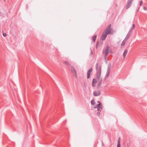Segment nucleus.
<instances>
[{
	"mask_svg": "<svg viewBox=\"0 0 147 147\" xmlns=\"http://www.w3.org/2000/svg\"><path fill=\"white\" fill-rule=\"evenodd\" d=\"M147 9V8L145 7H144V10H146Z\"/></svg>",
	"mask_w": 147,
	"mask_h": 147,
	"instance_id": "nucleus-26",
	"label": "nucleus"
},
{
	"mask_svg": "<svg viewBox=\"0 0 147 147\" xmlns=\"http://www.w3.org/2000/svg\"><path fill=\"white\" fill-rule=\"evenodd\" d=\"M135 24H133V25H132V27L131 28H130V29L129 31V32H128L129 33H130V34H131L132 30L134 29L135 28Z\"/></svg>",
	"mask_w": 147,
	"mask_h": 147,
	"instance_id": "nucleus-9",
	"label": "nucleus"
},
{
	"mask_svg": "<svg viewBox=\"0 0 147 147\" xmlns=\"http://www.w3.org/2000/svg\"><path fill=\"white\" fill-rule=\"evenodd\" d=\"M100 111H98L97 113V115L98 116H99L100 115Z\"/></svg>",
	"mask_w": 147,
	"mask_h": 147,
	"instance_id": "nucleus-21",
	"label": "nucleus"
},
{
	"mask_svg": "<svg viewBox=\"0 0 147 147\" xmlns=\"http://www.w3.org/2000/svg\"><path fill=\"white\" fill-rule=\"evenodd\" d=\"M142 1H141L140 2V6H141L142 5Z\"/></svg>",
	"mask_w": 147,
	"mask_h": 147,
	"instance_id": "nucleus-27",
	"label": "nucleus"
},
{
	"mask_svg": "<svg viewBox=\"0 0 147 147\" xmlns=\"http://www.w3.org/2000/svg\"><path fill=\"white\" fill-rule=\"evenodd\" d=\"M109 47L108 45H107L106 47V48L105 50H103V53H104V55H108L109 51Z\"/></svg>",
	"mask_w": 147,
	"mask_h": 147,
	"instance_id": "nucleus-4",
	"label": "nucleus"
},
{
	"mask_svg": "<svg viewBox=\"0 0 147 147\" xmlns=\"http://www.w3.org/2000/svg\"><path fill=\"white\" fill-rule=\"evenodd\" d=\"M65 63L67 65H69V64L68 63L67 61H65Z\"/></svg>",
	"mask_w": 147,
	"mask_h": 147,
	"instance_id": "nucleus-24",
	"label": "nucleus"
},
{
	"mask_svg": "<svg viewBox=\"0 0 147 147\" xmlns=\"http://www.w3.org/2000/svg\"><path fill=\"white\" fill-rule=\"evenodd\" d=\"M128 52V50L127 49H125L123 52V57L124 58H125L126 57V55H127Z\"/></svg>",
	"mask_w": 147,
	"mask_h": 147,
	"instance_id": "nucleus-10",
	"label": "nucleus"
},
{
	"mask_svg": "<svg viewBox=\"0 0 147 147\" xmlns=\"http://www.w3.org/2000/svg\"><path fill=\"white\" fill-rule=\"evenodd\" d=\"M95 101L93 99H92L91 101V103L92 105H94L95 104Z\"/></svg>",
	"mask_w": 147,
	"mask_h": 147,
	"instance_id": "nucleus-19",
	"label": "nucleus"
},
{
	"mask_svg": "<svg viewBox=\"0 0 147 147\" xmlns=\"http://www.w3.org/2000/svg\"><path fill=\"white\" fill-rule=\"evenodd\" d=\"M99 80V82L98 83V84L97 85V86L98 87L99 86H100L102 84V78H101V79Z\"/></svg>",
	"mask_w": 147,
	"mask_h": 147,
	"instance_id": "nucleus-14",
	"label": "nucleus"
},
{
	"mask_svg": "<svg viewBox=\"0 0 147 147\" xmlns=\"http://www.w3.org/2000/svg\"><path fill=\"white\" fill-rule=\"evenodd\" d=\"M107 34L103 32L101 37V40L103 41L105 40L107 37Z\"/></svg>",
	"mask_w": 147,
	"mask_h": 147,
	"instance_id": "nucleus-6",
	"label": "nucleus"
},
{
	"mask_svg": "<svg viewBox=\"0 0 147 147\" xmlns=\"http://www.w3.org/2000/svg\"><path fill=\"white\" fill-rule=\"evenodd\" d=\"M111 24H110L106 28L103 32L107 34H113L115 32V31L112 29V28H111Z\"/></svg>",
	"mask_w": 147,
	"mask_h": 147,
	"instance_id": "nucleus-2",
	"label": "nucleus"
},
{
	"mask_svg": "<svg viewBox=\"0 0 147 147\" xmlns=\"http://www.w3.org/2000/svg\"><path fill=\"white\" fill-rule=\"evenodd\" d=\"M102 107L98 108L97 110L98 111L100 112L102 109Z\"/></svg>",
	"mask_w": 147,
	"mask_h": 147,
	"instance_id": "nucleus-20",
	"label": "nucleus"
},
{
	"mask_svg": "<svg viewBox=\"0 0 147 147\" xmlns=\"http://www.w3.org/2000/svg\"><path fill=\"white\" fill-rule=\"evenodd\" d=\"M96 80H99L102 78H100V76L101 72V66L100 65L99 66V64L98 63H96Z\"/></svg>",
	"mask_w": 147,
	"mask_h": 147,
	"instance_id": "nucleus-1",
	"label": "nucleus"
},
{
	"mask_svg": "<svg viewBox=\"0 0 147 147\" xmlns=\"http://www.w3.org/2000/svg\"><path fill=\"white\" fill-rule=\"evenodd\" d=\"M3 36L4 37H5L7 36L6 34L5 33H3Z\"/></svg>",
	"mask_w": 147,
	"mask_h": 147,
	"instance_id": "nucleus-25",
	"label": "nucleus"
},
{
	"mask_svg": "<svg viewBox=\"0 0 147 147\" xmlns=\"http://www.w3.org/2000/svg\"><path fill=\"white\" fill-rule=\"evenodd\" d=\"M97 37V35H94L92 38V40L93 41V42H95V40H96V38Z\"/></svg>",
	"mask_w": 147,
	"mask_h": 147,
	"instance_id": "nucleus-13",
	"label": "nucleus"
},
{
	"mask_svg": "<svg viewBox=\"0 0 147 147\" xmlns=\"http://www.w3.org/2000/svg\"><path fill=\"white\" fill-rule=\"evenodd\" d=\"M109 73H110L107 72L105 76L106 78H107L109 77Z\"/></svg>",
	"mask_w": 147,
	"mask_h": 147,
	"instance_id": "nucleus-18",
	"label": "nucleus"
},
{
	"mask_svg": "<svg viewBox=\"0 0 147 147\" xmlns=\"http://www.w3.org/2000/svg\"><path fill=\"white\" fill-rule=\"evenodd\" d=\"M100 91H95L94 92L93 94L94 96H98L100 95Z\"/></svg>",
	"mask_w": 147,
	"mask_h": 147,
	"instance_id": "nucleus-7",
	"label": "nucleus"
},
{
	"mask_svg": "<svg viewBox=\"0 0 147 147\" xmlns=\"http://www.w3.org/2000/svg\"><path fill=\"white\" fill-rule=\"evenodd\" d=\"M108 55H104V57L105 59H107Z\"/></svg>",
	"mask_w": 147,
	"mask_h": 147,
	"instance_id": "nucleus-22",
	"label": "nucleus"
},
{
	"mask_svg": "<svg viewBox=\"0 0 147 147\" xmlns=\"http://www.w3.org/2000/svg\"><path fill=\"white\" fill-rule=\"evenodd\" d=\"M133 1V0H127V5L125 7L126 9H128L130 7L131 5V2Z\"/></svg>",
	"mask_w": 147,
	"mask_h": 147,
	"instance_id": "nucleus-3",
	"label": "nucleus"
},
{
	"mask_svg": "<svg viewBox=\"0 0 147 147\" xmlns=\"http://www.w3.org/2000/svg\"><path fill=\"white\" fill-rule=\"evenodd\" d=\"M120 138L119 137V138L118 141H117V147H120L121 144H120Z\"/></svg>",
	"mask_w": 147,
	"mask_h": 147,
	"instance_id": "nucleus-11",
	"label": "nucleus"
},
{
	"mask_svg": "<svg viewBox=\"0 0 147 147\" xmlns=\"http://www.w3.org/2000/svg\"><path fill=\"white\" fill-rule=\"evenodd\" d=\"M97 82L96 80L94 78L92 81V86L93 87H95L96 86L95 83Z\"/></svg>",
	"mask_w": 147,
	"mask_h": 147,
	"instance_id": "nucleus-8",
	"label": "nucleus"
},
{
	"mask_svg": "<svg viewBox=\"0 0 147 147\" xmlns=\"http://www.w3.org/2000/svg\"><path fill=\"white\" fill-rule=\"evenodd\" d=\"M71 70L72 72L76 76V71L73 67H71Z\"/></svg>",
	"mask_w": 147,
	"mask_h": 147,
	"instance_id": "nucleus-12",
	"label": "nucleus"
},
{
	"mask_svg": "<svg viewBox=\"0 0 147 147\" xmlns=\"http://www.w3.org/2000/svg\"><path fill=\"white\" fill-rule=\"evenodd\" d=\"M126 40H124L122 42V43L121 44V45L122 46H123L125 45V42H126Z\"/></svg>",
	"mask_w": 147,
	"mask_h": 147,
	"instance_id": "nucleus-17",
	"label": "nucleus"
},
{
	"mask_svg": "<svg viewBox=\"0 0 147 147\" xmlns=\"http://www.w3.org/2000/svg\"><path fill=\"white\" fill-rule=\"evenodd\" d=\"M129 34L130 33H128V34H127L126 37L124 39L126 41L129 38L130 36V34Z\"/></svg>",
	"mask_w": 147,
	"mask_h": 147,
	"instance_id": "nucleus-15",
	"label": "nucleus"
},
{
	"mask_svg": "<svg viewBox=\"0 0 147 147\" xmlns=\"http://www.w3.org/2000/svg\"><path fill=\"white\" fill-rule=\"evenodd\" d=\"M92 71V68H91L88 70L87 72V78L88 79H89L90 77L91 74V72Z\"/></svg>",
	"mask_w": 147,
	"mask_h": 147,
	"instance_id": "nucleus-5",
	"label": "nucleus"
},
{
	"mask_svg": "<svg viewBox=\"0 0 147 147\" xmlns=\"http://www.w3.org/2000/svg\"><path fill=\"white\" fill-rule=\"evenodd\" d=\"M98 102L99 103H100V102L99 101H98Z\"/></svg>",
	"mask_w": 147,
	"mask_h": 147,
	"instance_id": "nucleus-28",
	"label": "nucleus"
},
{
	"mask_svg": "<svg viewBox=\"0 0 147 147\" xmlns=\"http://www.w3.org/2000/svg\"><path fill=\"white\" fill-rule=\"evenodd\" d=\"M110 68H108L107 69V72L110 73Z\"/></svg>",
	"mask_w": 147,
	"mask_h": 147,
	"instance_id": "nucleus-23",
	"label": "nucleus"
},
{
	"mask_svg": "<svg viewBox=\"0 0 147 147\" xmlns=\"http://www.w3.org/2000/svg\"><path fill=\"white\" fill-rule=\"evenodd\" d=\"M96 106H97V107H95V108H96L97 107V108L102 107V106L100 103H99L97 105H96Z\"/></svg>",
	"mask_w": 147,
	"mask_h": 147,
	"instance_id": "nucleus-16",
	"label": "nucleus"
}]
</instances>
